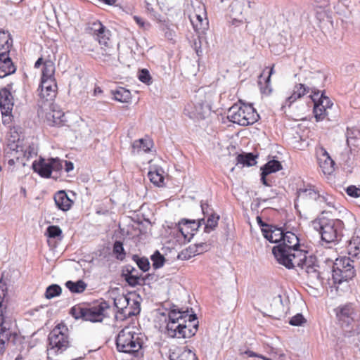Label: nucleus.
Listing matches in <instances>:
<instances>
[{
  "instance_id": "f257e3e1",
  "label": "nucleus",
  "mask_w": 360,
  "mask_h": 360,
  "mask_svg": "<svg viewBox=\"0 0 360 360\" xmlns=\"http://www.w3.org/2000/svg\"><path fill=\"white\" fill-rule=\"evenodd\" d=\"M298 237L291 231L285 233L282 243L274 246L272 253L277 262L288 269H292V262L307 254V251L300 250Z\"/></svg>"
},
{
  "instance_id": "f03ea898",
  "label": "nucleus",
  "mask_w": 360,
  "mask_h": 360,
  "mask_svg": "<svg viewBox=\"0 0 360 360\" xmlns=\"http://www.w3.org/2000/svg\"><path fill=\"white\" fill-rule=\"evenodd\" d=\"M311 226L326 243L338 242L343 236L344 223L340 219L320 216L311 221Z\"/></svg>"
},
{
  "instance_id": "7ed1b4c3",
  "label": "nucleus",
  "mask_w": 360,
  "mask_h": 360,
  "mask_svg": "<svg viewBox=\"0 0 360 360\" xmlns=\"http://www.w3.org/2000/svg\"><path fill=\"white\" fill-rule=\"evenodd\" d=\"M110 308L109 303L105 300L85 307L77 304L70 309V314L75 319H82L92 323H101L105 318L108 317L106 311Z\"/></svg>"
},
{
  "instance_id": "20e7f679",
  "label": "nucleus",
  "mask_w": 360,
  "mask_h": 360,
  "mask_svg": "<svg viewBox=\"0 0 360 360\" xmlns=\"http://www.w3.org/2000/svg\"><path fill=\"white\" fill-rule=\"evenodd\" d=\"M116 346L120 352L130 354L134 357L139 356L143 346L141 333H136L133 328L125 327L116 338Z\"/></svg>"
},
{
  "instance_id": "39448f33",
  "label": "nucleus",
  "mask_w": 360,
  "mask_h": 360,
  "mask_svg": "<svg viewBox=\"0 0 360 360\" xmlns=\"http://www.w3.org/2000/svg\"><path fill=\"white\" fill-rule=\"evenodd\" d=\"M70 346L68 327L63 323L58 324L48 335V354L52 355L62 354Z\"/></svg>"
},
{
  "instance_id": "423d86ee",
  "label": "nucleus",
  "mask_w": 360,
  "mask_h": 360,
  "mask_svg": "<svg viewBox=\"0 0 360 360\" xmlns=\"http://www.w3.org/2000/svg\"><path fill=\"white\" fill-rule=\"evenodd\" d=\"M227 118L233 123L248 126L257 122L259 115L252 105L234 104L229 109Z\"/></svg>"
},
{
  "instance_id": "0eeeda50",
  "label": "nucleus",
  "mask_w": 360,
  "mask_h": 360,
  "mask_svg": "<svg viewBox=\"0 0 360 360\" xmlns=\"http://www.w3.org/2000/svg\"><path fill=\"white\" fill-rule=\"evenodd\" d=\"M355 260L348 257L337 258L333 266L332 278L335 284L352 280L355 276Z\"/></svg>"
},
{
  "instance_id": "6e6552de",
  "label": "nucleus",
  "mask_w": 360,
  "mask_h": 360,
  "mask_svg": "<svg viewBox=\"0 0 360 360\" xmlns=\"http://www.w3.org/2000/svg\"><path fill=\"white\" fill-rule=\"evenodd\" d=\"M296 260L297 262H292V269L298 266L304 269L308 275L310 281L314 284L322 282L321 273L319 271V266L315 262V257L309 256L308 257L307 254H304V256L299 257Z\"/></svg>"
},
{
  "instance_id": "1a4fd4ad",
  "label": "nucleus",
  "mask_w": 360,
  "mask_h": 360,
  "mask_svg": "<svg viewBox=\"0 0 360 360\" xmlns=\"http://www.w3.org/2000/svg\"><path fill=\"white\" fill-rule=\"evenodd\" d=\"M338 323L342 327H349L357 319V310L352 303H347L335 309Z\"/></svg>"
},
{
  "instance_id": "9d476101",
  "label": "nucleus",
  "mask_w": 360,
  "mask_h": 360,
  "mask_svg": "<svg viewBox=\"0 0 360 360\" xmlns=\"http://www.w3.org/2000/svg\"><path fill=\"white\" fill-rule=\"evenodd\" d=\"M210 106L204 102L188 103L184 108V114L194 121L205 120L210 114Z\"/></svg>"
},
{
  "instance_id": "9b49d317",
  "label": "nucleus",
  "mask_w": 360,
  "mask_h": 360,
  "mask_svg": "<svg viewBox=\"0 0 360 360\" xmlns=\"http://www.w3.org/2000/svg\"><path fill=\"white\" fill-rule=\"evenodd\" d=\"M57 83L56 79H41L37 89L39 96L46 101H52L56 96Z\"/></svg>"
},
{
  "instance_id": "f8f14e48",
  "label": "nucleus",
  "mask_w": 360,
  "mask_h": 360,
  "mask_svg": "<svg viewBox=\"0 0 360 360\" xmlns=\"http://www.w3.org/2000/svg\"><path fill=\"white\" fill-rule=\"evenodd\" d=\"M91 33L100 45L108 47L110 45V31L100 21H96L90 27Z\"/></svg>"
},
{
  "instance_id": "ddd939ff",
  "label": "nucleus",
  "mask_w": 360,
  "mask_h": 360,
  "mask_svg": "<svg viewBox=\"0 0 360 360\" xmlns=\"http://www.w3.org/2000/svg\"><path fill=\"white\" fill-rule=\"evenodd\" d=\"M187 316L188 310L182 311L174 308L171 309L168 314V322L166 326L167 335H169V332L175 331V326L181 323Z\"/></svg>"
},
{
  "instance_id": "4468645a",
  "label": "nucleus",
  "mask_w": 360,
  "mask_h": 360,
  "mask_svg": "<svg viewBox=\"0 0 360 360\" xmlns=\"http://www.w3.org/2000/svg\"><path fill=\"white\" fill-rule=\"evenodd\" d=\"M13 100L11 93L7 88L0 90V108L3 115H11L13 107Z\"/></svg>"
},
{
  "instance_id": "2eb2a0df",
  "label": "nucleus",
  "mask_w": 360,
  "mask_h": 360,
  "mask_svg": "<svg viewBox=\"0 0 360 360\" xmlns=\"http://www.w3.org/2000/svg\"><path fill=\"white\" fill-rule=\"evenodd\" d=\"M262 233L264 238L270 243L279 244L282 243L285 232L282 228L270 225L267 226V228H263Z\"/></svg>"
},
{
  "instance_id": "dca6fc26",
  "label": "nucleus",
  "mask_w": 360,
  "mask_h": 360,
  "mask_svg": "<svg viewBox=\"0 0 360 360\" xmlns=\"http://www.w3.org/2000/svg\"><path fill=\"white\" fill-rule=\"evenodd\" d=\"M32 168L33 171L44 178H50L51 176V165L50 159L46 160L40 157L39 160H34L32 162Z\"/></svg>"
},
{
  "instance_id": "f3484780",
  "label": "nucleus",
  "mask_w": 360,
  "mask_h": 360,
  "mask_svg": "<svg viewBox=\"0 0 360 360\" xmlns=\"http://www.w3.org/2000/svg\"><path fill=\"white\" fill-rule=\"evenodd\" d=\"M308 93L309 92L304 84L300 83L295 84L293 88L292 94L286 98L285 103L282 107H290V105L294 102H295L297 99L301 98Z\"/></svg>"
},
{
  "instance_id": "a211bd4d",
  "label": "nucleus",
  "mask_w": 360,
  "mask_h": 360,
  "mask_svg": "<svg viewBox=\"0 0 360 360\" xmlns=\"http://www.w3.org/2000/svg\"><path fill=\"white\" fill-rule=\"evenodd\" d=\"M16 68L9 57V53H5L4 57L0 56V78L13 74Z\"/></svg>"
},
{
  "instance_id": "6ab92c4d",
  "label": "nucleus",
  "mask_w": 360,
  "mask_h": 360,
  "mask_svg": "<svg viewBox=\"0 0 360 360\" xmlns=\"http://www.w3.org/2000/svg\"><path fill=\"white\" fill-rule=\"evenodd\" d=\"M54 201L57 207L63 211L69 210L73 203L64 191H58L55 194Z\"/></svg>"
},
{
  "instance_id": "aec40b11",
  "label": "nucleus",
  "mask_w": 360,
  "mask_h": 360,
  "mask_svg": "<svg viewBox=\"0 0 360 360\" xmlns=\"http://www.w3.org/2000/svg\"><path fill=\"white\" fill-rule=\"evenodd\" d=\"M13 44L12 37L8 32L0 31V56L9 53Z\"/></svg>"
},
{
  "instance_id": "412c9836",
  "label": "nucleus",
  "mask_w": 360,
  "mask_h": 360,
  "mask_svg": "<svg viewBox=\"0 0 360 360\" xmlns=\"http://www.w3.org/2000/svg\"><path fill=\"white\" fill-rule=\"evenodd\" d=\"M319 191L314 186L309 185L306 188H299L297 191V199L302 200H315Z\"/></svg>"
},
{
  "instance_id": "4be33fe9",
  "label": "nucleus",
  "mask_w": 360,
  "mask_h": 360,
  "mask_svg": "<svg viewBox=\"0 0 360 360\" xmlns=\"http://www.w3.org/2000/svg\"><path fill=\"white\" fill-rule=\"evenodd\" d=\"M140 303L138 301H133L131 307H122L118 311V314L121 316V319H126L140 313Z\"/></svg>"
},
{
  "instance_id": "5701e85b",
  "label": "nucleus",
  "mask_w": 360,
  "mask_h": 360,
  "mask_svg": "<svg viewBox=\"0 0 360 360\" xmlns=\"http://www.w3.org/2000/svg\"><path fill=\"white\" fill-rule=\"evenodd\" d=\"M257 158V155H254L252 153H242L237 156L236 160L238 164H241L243 166L251 167L256 165Z\"/></svg>"
},
{
  "instance_id": "b1692460",
  "label": "nucleus",
  "mask_w": 360,
  "mask_h": 360,
  "mask_svg": "<svg viewBox=\"0 0 360 360\" xmlns=\"http://www.w3.org/2000/svg\"><path fill=\"white\" fill-rule=\"evenodd\" d=\"M114 99L121 103H128L131 100V92L122 86L117 87L115 90L111 91Z\"/></svg>"
},
{
  "instance_id": "393cba45",
  "label": "nucleus",
  "mask_w": 360,
  "mask_h": 360,
  "mask_svg": "<svg viewBox=\"0 0 360 360\" xmlns=\"http://www.w3.org/2000/svg\"><path fill=\"white\" fill-rule=\"evenodd\" d=\"M348 254L352 259H360V238H354L348 245Z\"/></svg>"
},
{
  "instance_id": "a878e982",
  "label": "nucleus",
  "mask_w": 360,
  "mask_h": 360,
  "mask_svg": "<svg viewBox=\"0 0 360 360\" xmlns=\"http://www.w3.org/2000/svg\"><path fill=\"white\" fill-rule=\"evenodd\" d=\"M55 70V64L51 60H44L41 79H56Z\"/></svg>"
},
{
  "instance_id": "bb28decb",
  "label": "nucleus",
  "mask_w": 360,
  "mask_h": 360,
  "mask_svg": "<svg viewBox=\"0 0 360 360\" xmlns=\"http://www.w3.org/2000/svg\"><path fill=\"white\" fill-rule=\"evenodd\" d=\"M186 326L190 330L186 333V336H194L198 328V321L195 314H188L186 319Z\"/></svg>"
},
{
  "instance_id": "cd10ccee",
  "label": "nucleus",
  "mask_w": 360,
  "mask_h": 360,
  "mask_svg": "<svg viewBox=\"0 0 360 360\" xmlns=\"http://www.w3.org/2000/svg\"><path fill=\"white\" fill-rule=\"evenodd\" d=\"M175 331L169 332V336L171 338H190L192 336H186V333L187 331H190V330L186 326V319L182 321L181 323L176 325L174 328Z\"/></svg>"
},
{
  "instance_id": "c85d7f7f",
  "label": "nucleus",
  "mask_w": 360,
  "mask_h": 360,
  "mask_svg": "<svg viewBox=\"0 0 360 360\" xmlns=\"http://www.w3.org/2000/svg\"><path fill=\"white\" fill-rule=\"evenodd\" d=\"M65 286L72 293H82L86 290L87 284L82 280H78L76 282L68 281Z\"/></svg>"
},
{
  "instance_id": "c756f323",
  "label": "nucleus",
  "mask_w": 360,
  "mask_h": 360,
  "mask_svg": "<svg viewBox=\"0 0 360 360\" xmlns=\"http://www.w3.org/2000/svg\"><path fill=\"white\" fill-rule=\"evenodd\" d=\"M206 217L207 219L205 224L204 232L210 233L217 227L220 217L218 214H212V215Z\"/></svg>"
},
{
  "instance_id": "7c9ffc66",
  "label": "nucleus",
  "mask_w": 360,
  "mask_h": 360,
  "mask_svg": "<svg viewBox=\"0 0 360 360\" xmlns=\"http://www.w3.org/2000/svg\"><path fill=\"white\" fill-rule=\"evenodd\" d=\"M282 169V165L278 160H272L267 162L264 166L261 167V171L264 172L265 174H270Z\"/></svg>"
},
{
  "instance_id": "2f4dec72",
  "label": "nucleus",
  "mask_w": 360,
  "mask_h": 360,
  "mask_svg": "<svg viewBox=\"0 0 360 360\" xmlns=\"http://www.w3.org/2000/svg\"><path fill=\"white\" fill-rule=\"evenodd\" d=\"M323 157L325 158V160L323 162H320V166L323 169L324 174H330L334 170L335 162L326 150H324Z\"/></svg>"
},
{
  "instance_id": "473e14b6",
  "label": "nucleus",
  "mask_w": 360,
  "mask_h": 360,
  "mask_svg": "<svg viewBox=\"0 0 360 360\" xmlns=\"http://www.w3.org/2000/svg\"><path fill=\"white\" fill-rule=\"evenodd\" d=\"M266 69L263 70L262 74L259 76V79L258 81V85L260 87V91L262 94H265L269 96L272 92V88L271 86V80L267 82V78H264L262 81V77L266 73Z\"/></svg>"
},
{
  "instance_id": "72a5a7b5",
  "label": "nucleus",
  "mask_w": 360,
  "mask_h": 360,
  "mask_svg": "<svg viewBox=\"0 0 360 360\" xmlns=\"http://www.w3.org/2000/svg\"><path fill=\"white\" fill-rule=\"evenodd\" d=\"M151 146L152 143L150 140L140 139L134 141L132 148L134 150H137L138 152L142 150L147 153L150 151Z\"/></svg>"
},
{
  "instance_id": "f704fd0d",
  "label": "nucleus",
  "mask_w": 360,
  "mask_h": 360,
  "mask_svg": "<svg viewBox=\"0 0 360 360\" xmlns=\"http://www.w3.org/2000/svg\"><path fill=\"white\" fill-rule=\"evenodd\" d=\"M313 112L314 114V117L316 122L322 121L326 117H328L330 120L329 112L326 109L323 105H320L319 104H315L314 105Z\"/></svg>"
},
{
  "instance_id": "c9c22d12",
  "label": "nucleus",
  "mask_w": 360,
  "mask_h": 360,
  "mask_svg": "<svg viewBox=\"0 0 360 360\" xmlns=\"http://www.w3.org/2000/svg\"><path fill=\"white\" fill-rule=\"evenodd\" d=\"M122 276L124 278L125 281L131 287H136V285H142L145 279L141 278V274H136L135 275H125L122 274Z\"/></svg>"
},
{
  "instance_id": "e433bc0d",
  "label": "nucleus",
  "mask_w": 360,
  "mask_h": 360,
  "mask_svg": "<svg viewBox=\"0 0 360 360\" xmlns=\"http://www.w3.org/2000/svg\"><path fill=\"white\" fill-rule=\"evenodd\" d=\"M112 252L118 260L123 261L126 257L123 243L116 240L113 244Z\"/></svg>"
},
{
  "instance_id": "4c0bfd02",
  "label": "nucleus",
  "mask_w": 360,
  "mask_h": 360,
  "mask_svg": "<svg viewBox=\"0 0 360 360\" xmlns=\"http://www.w3.org/2000/svg\"><path fill=\"white\" fill-rule=\"evenodd\" d=\"M197 255H199L198 252V247L194 244L182 250L179 254L178 257L181 259H189Z\"/></svg>"
},
{
  "instance_id": "58836bf2",
  "label": "nucleus",
  "mask_w": 360,
  "mask_h": 360,
  "mask_svg": "<svg viewBox=\"0 0 360 360\" xmlns=\"http://www.w3.org/2000/svg\"><path fill=\"white\" fill-rule=\"evenodd\" d=\"M62 292L61 287L58 284H51L46 288L45 292V297L46 299H52L59 296Z\"/></svg>"
},
{
  "instance_id": "ea45409f",
  "label": "nucleus",
  "mask_w": 360,
  "mask_h": 360,
  "mask_svg": "<svg viewBox=\"0 0 360 360\" xmlns=\"http://www.w3.org/2000/svg\"><path fill=\"white\" fill-rule=\"evenodd\" d=\"M133 261L136 262L138 267L143 272H146L150 269V262L146 257H140L137 255H134L132 257Z\"/></svg>"
},
{
  "instance_id": "a19ab883",
  "label": "nucleus",
  "mask_w": 360,
  "mask_h": 360,
  "mask_svg": "<svg viewBox=\"0 0 360 360\" xmlns=\"http://www.w3.org/2000/svg\"><path fill=\"white\" fill-rule=\"evenodd\" d=\"M148 176L151 183L158 186H161L164 181V176L158 170L149 171Z\"/></svg>"
},
{
  "instance_id": "79ce46f5",
  "label": "nucleus",
  "mask_w": 360,
  "mask_h": 360,
  "mask_svg": "<svg viewBox=\"0 0 360 360\" xmlns=\"http://www.w3.org/2000/svg\"><path fill=\"white\" fill-rule=\"evenodd\" d=\"M195 17L198 20L197 22L191 20L193 27L196 31L201 30V32H203L208 27V20L207 18L202 19V18L199 15H196Z\"/></svg>"
},
{
  "instance_id": "37998d69",
  "label": "nucleus",
  "mask_w": 360,
  "mask_h": 360,
  "mask_svg": "<svg viewBox=\"0 0 360 360\" xmlns=\"http://www.w3.org/2000/svg\"><path fill=\"white\" fill-rule=\"evenodd\" d=\"M150 259L153 262V266L155 269L162 267L165 262L164 256L158 250H156L154 252Z\"/></svg>"
},
{
  "instance_id": "c03bdc74",
  "label": "nucleus",
  "mask_w": 360,
  "mask_h": 360,
  "mask_svg": "<svg viewBox=\"0 0 360 360\" xmlns=\"http://www.w3.org/2000/svg\"><path fill=\"white\" fill-rule=\"evenodd\" d=\"M323 77L311 76L310 79H307L306 83H304L306 85V87L309 92L317 91L319 89L320 86L319 85L317 80H322Z\"/></svg>"
},
{
  "instance_id": "a18cd8bd",
  "label": "nucleus",
  "mask_w": 360,
  "mask_h": 360,
  "mask_svg": "<svg viewBox=\"0 0 360 360\" xmlns=\"http://www.w3.org/2000/svg\"><path fill=\"white\" fill-rule=\"evenodd\" d=\"M130 299L125 296L122 295L119 297L114 299V306L117 309V311L120 309L122 307H127L129 304ZM118 314V311H117Z\"/></svg>"
},
{
  "instance_id": "49530a36",
  "label": "nucleus",
  "mask_w": 360,
  "mask_h": 360,
  "mask_svg": "<svg viewBox=\"0 0 360 360\" xmlns=\"http://www.w3.org/2000/svg\"><path fill=\"white\" fill-rule=\"evenodd\" d=\"M62 230L58 226H49L46 229V235L51 238H56L62 236Z\"/></svg>"
},
{
  "instance_id": "de8ad7c7",
  "label": "nucleus",
  "mask_w": 360,
  "mask_h": 360,
  "mask_svg": "<svg viewBox=\"0 0 360 360\" xmlns=\"http://www.w3.org/2000/svg\"><path fill=\"white\" fill-rule=\"evenodd\" d=\"M179 231L181 233L185 241L190 242L195 235V233L191 232L190 229L185 226L180 225V221L178 224Z\"/></svg>"
},
{
  "instance_id": "09e8293b",
  "label": "nucleus",
  "mask_w": 360,
  "mask_h": 360,
  "mask_svg": "<svg viewBox=\"0 0 360 360\" xmlns=\"http://www.w3.org/2000/svg\"><path fill=\"white\" fill-rule=\"evenodd\" d=\"M317 104L323 105V107H325L328 112L333 105V103L331 101L329 97L325 95V92L321 93Z\"/></svg>"
},
{
  "instance_id": "8fccbe9b",
  "label": "nucleus",
  "mask_w": 360,
  "mask_h": 360,
  "mask_svg": "<svg viewBox=\"0 0 360 360\" xmlns=\"http://www.w3.org/2000/svg\"><path fill=\"white\" fill-rule=\"evenodd\" d=\"M139 79L146 84L152 83V77L147 69H141L139 72Z\"/></svg>"
},
{
  "instance_id": "3c124183",
  "label": "nucleus",
  "mask_w": 360,
  "mask_h": 360,
  "mask_svg": "<svg viewBox=\"0 0 360 360\" xmlns=\"http://www.w3.org/2000/svg\"><path fill=\"white\" fill-rule=\"evenodd\" d=\"M200 207L205 217L210 216L212 214H217L214 211L213 208L206 201H200Z\"/></svg>"
},
{
  "instance_id": "603ef678",
  "label": "nucleus",
  "mask_w": 360,
  "mask_h": 360,
  "mask_svg": "<svg viewBox=\"0 0 360 360\" xmlns=\"http://www.w3.org/2000/svg\"><path fill=\"white\" fill-rule=\"evenodd\" d=\"M306 322V319L302 314H297L289 321V323L294 326H300Z\"/></svg>"
},
{
  "instance_id": "864d4df0",
  "label": "nucleus",
  "mask_w": 360,
  "mask_h": 360,
  "mask_svg": "<svg viewBox=\"0 0 360 360\" xmlns=\"http://www.w3.org/2000/svg\"><path fill=\"white\" fill-rule=\"evenodd\" d=\"M50 159V163L51 165V172H60L63 169V165L62 161L58 158H49Z\"/></svg>"
},
{
  "instance_id": "5fc2aeb1",
  "label": "nucleus",
  "mask_w": 360,
  "mask_h": 360,
  "mask_svg": "<svg viewBox=\"0 0 360 360\" xmlns=\"http://www.w3.org/2000/svg\"><path fill=\"white\" fill-rule=\"evenodd\" d=\"M347 194L352 198H359L360 196V188L356 186L351 185L346 188Z\"/></svg>"
},
{
  "instance_id": "6e6d98bb",
  "label": "nucleus",
  "mask_w": 360,
  "mask_h": 360,
  "mask_svg": "<svg viewBox=\"0 0 360 360\" xmlns=\"http://www.w3.org/2000/svg\"><path fill=\"white\" fill-rule=\"evenodd\" d=\"M53 119L54 124L58 126L63 125V122L66 121L64 113H61L60 112L54 113L53 115Z\"/></svg>"
},
{
  "instance_id": "4d7b16f0",
  "label": "nucleus",
  "mask_w": 360,
  "mask_h": 360,
  "mask_svg": "<svg viewBox=\"0 0 360 360\" xmlns=\"http://www.w3.org/2000/svg\"><path fill=\"white\" fill-rule=\"evenodd\" d=\"M133 18L141 28L148 30L150 27V24L148 22L145 21L142 18L134 15Z\"/></svg>"
},
{
  "instance_id": "13d9d810",
  "label": "nucleus",
  "mask_w": 360,
  "mask_h": 360,
  "mask_svg": "<svg viewBox=\"0 0 360 360\" xmlns=\"http://www.w3.org/2000/svg\"><path fill=\"white\" fill-rule=\"evenodd\" d=\"M7 295V287L6 283L0 280V307L4 306L3 302L5 297Z\"/></svg>"
},
{
  "instance_id": "bf43d9fd",
  "label": "nucleus",
  "mask_w": 360,
  "mask_h": 360,
  "mask_svg": "<svg viewBox=\"0 0 360 360\" xmlns=\"http://www.w3.org/2000/svg\"><path fill=\"white\" fill-rule=\"evenodd\" d=\"M239 352H240V355L246 354L249 357H258V358H260L262 359L269 360V359H266V357H264L263 355L257 354V353H255L251 350H249V349L243 350L242 349H240Z\"/></svg>"
},
{
  "instance_id": "052dcab7",
  "label": "nucleus",
  "mask_w": 360,
  "mask_h": 360,
  "mask_svg": "<svg viewBox=\"0 0 360 360\" xmlns=\"http://www.w3.org/2000/svg\"><path fill=\"white\" fill-rule=\"evenodd\" d=\"M190 222H192V220L191 219H182L180 221V225L185 226L186 228L190 229L191 232L195 233L199 228H195V226H193V224H191Z\"/></svg>"
},
{
  "instance_id": "680f3d73",
  "label": "nucleus",
  "mask_w": 360,
  "mask_h": 360,
  "mask_svg": "<svg viewBox=\"0 0 360 360\" xmlns=\"http://www.w3.org/2000/svg\"><path fill=\"white\" fill-rule=\"evenodd\" d=\"M11 336V331L6 328V326H1L0 329V340H3L5 342L8 340Z\"/></svg>"
},
{
  "instance_id": "e2e57ef3",
  "label": "nucleus",
  "mask_w": 360,
  "mask_h": 360,
  "mask_svg": "<svg viewBox=\"0 0 360 360\" xmlns=\"http://www.w3.org/2000/svg\"><path fill=\"white\" fill-rule=\"evenodd\" d=\"M136 274H139L138 271L136 269L134 266L130 264L124 266L122 271V274L125 275H135Z\"/></svg>"
},
{
  "instance_id": "0e129e2a",
  "label": "nucleus",
  "mask_w": 360,
  "mask_h": 360,
  "mask_svg": "<svg viewBox=\"0 0 360 360\" xmlns=\"http://www.w3.org/2000/svg\"><path fill=\"white\" fill-rule=\"evenodd\" d=\"M310 92H311V94L309 96H310L311 99L312 100V101L314 103V105L315 104L318 103L319 98H320L321 93L325 92V91L319 89H317V91H310Z\"/></svg>"
},
{
  "instance_id": "69168bd1",
  "label": "nucleus",
  "mask_w": 360,
  "mask_h": 360,
  "mask_svg": "<svg viewBox=\"0 0 360 360\" xmlns=\"http://www.w3.org/2000/svg\"><path fill=\"white\" fill-rule=\"evenodd\" d=\"M195 245L198 247V252L199 255L208 251L210 249V245L206 243L201 242L195 243Z\"/></svg>"
},
{
  "instance_id": "338daca9",
  "label": "nucleus",
  "mask_w": 360,
  "mask_h": 360,
  "mask_svg": "<svg viewBox=\"0 0 360 360\" xmlns=\"http://www.w3.org/2000/svg\"><path fill=\"white\" fill-rule=\"evenodd\" d=\"M317 195L318 196L316 197L314 201H316L320 206H322L323 205H324V202H326V193L324 192L321 193L319 191H318Z\"/></svg>"
},
{
  "instance_id": "774afa93",
  "label": "nucleus",
  "mask_w": 360,
  "mask_h": 360,
  "mask_svg": "<svg viewBox=\"0 0 360 360\" xmlns=\"http://www.w3.org/2000/svg\"><path fill=\"white\" fill-rule=\"evenodd\" d=\"M34 155H37L35 152L34 148L33 146H29L25 150L24 155L27 159L32 158Z\"/></svg>"
}]
</instances>
